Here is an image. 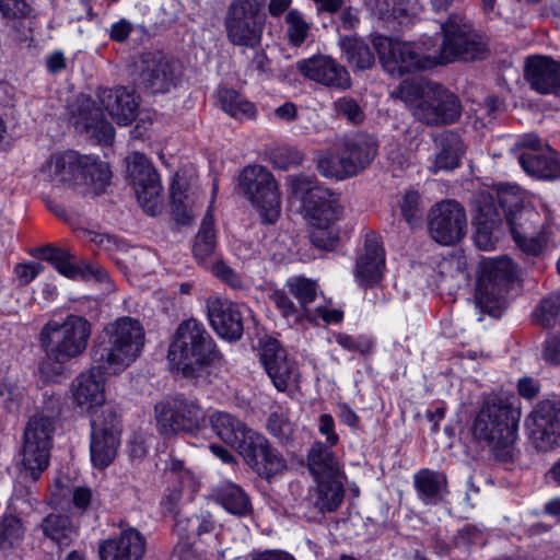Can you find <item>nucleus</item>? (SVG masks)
<instances>
[{
    "mask_svg": "<svg viewBox=\"0 0 560 560\" xmlns=\"http://www.w3.org/2000/svg\"><path fill=\"white\" fill-rule=\"evenodd\" d=\"M43 270V266L37 262L19 264L14 268V272L21 284H27L33 281Z\"/></svg>",
    "mask_w": 560,
    "mask_h": 560,
    "instance_id": "nucleus-63",
    "label": "nucleus"
},
{
    "mask_svg": "<svg viewBox=\"0 0 560 560\" xmlns=\"http://www.w3.org/2000/svg\"><path fill=\"white\" fill-rule=\"evenodd\" d=\"M50 447L31 442L23 443L22 464L25 477L36 481L49 465Z\"/></svg>",
    "mask_w": 560,
    "mask_h": 560,
    "instance_id": "nucleus-43",
    "label": "nucleus"
},
{
    "mask_svg": "<svg viewBox=\"0 0 560 560\" xmlns=\"http://www.w3.org/2000/svg\"><path fill=\"white\" fill-rule=\"evenodd\" d=\"M45 538L49 539L57 548L69 547L77 537V527L68 515L48 514L39 525Z\"/></svg>",
    "mask_w": 560,
    "mask_h": 560,
    "instance_id": "nucleus-39",
    "label": "nucleus"
},
{
    "mask_svg": "<svg viewBox=\"0 0 560 560\" xmlns=\"http://www.w3.org/2000/svg\"><path fill=\"white\" fill-rule=\"evenodd\" d=\"M372 44L383 68L400 78L406 73L434 67L432 50L424 44L400 42L383 35H374Z\"/></svg>",
    "mask_w": 560,
    "mask_h": 560,
    "instance_id": "nucleus-10",
    "label": "nucleus"
},
{
    "mask_svg": "<svg viewBox=\"0 0 560 560\" xmlns=\"http://www.w3.org/2000/svg\"><path fill=\"white\" fill-rule=\"evenodd\" d=\"M212 497L217 503L228 512L237 516H245L252 512V503L247 493L236 483L223 481L212 489Z\"/></svg>",
    "mask_w": 560,
    "mask_h": 560,
    "instance_id": "nucleus-38",
    "label": "nucleus"
},
{
    "mask_svg": "<svg viewBox=\"0 0 560 560\" xmlns=\"http://www.w3.org/2000/svg\"><path fill=\"white\" fill-rule=\"evenodd\" d=\"M167 358L184 377L199 378L207 366L219 360L220 353L205 326L188 319L177 327Z\"/></svg>",
    "mask_w": 560,
    "mask_h": 560,
    "instance_id": "nucleus-6",
    "label": "nucleus"
},
{
    "mask_svg": "<svg viewBox=\"0 0 560 560\" xmlns=\"http://www.w3.org/2000/svg\"><path fill=\"white\" fill-rule=\"evenodd\" d=\"M518 162L532 177L542 180L560 179V162L556 156V151L550 148H547L546 152L525 151L520 154Z\"/></svg>",
    "mask_w": 560,
    "mask_h": 560,
    "instance_id": "nucleus-32",
    "label": "nucleus"
},
{
    "mask_svg": "<svg viewBox=\"0 0 560 560\" xmlns=\"http://www.w3.org/2000/svg\"><path fill=\"white\" fill-rule=\"evenodd\" d=\"M79 177L96 192L104 190L110 180V170L107 163L94 155H80Z\"/></svg>",
    "mask_w": 560,
    "mask_h": 560,
    "instance_id": "nucleus-41",
    "label": "nucleus"
},
{
    "mask_svg": "<svg viewBox=\"0 0 560 560\" xmlns=\"http://www.w3.org/2000/svg\"><path fill=\"white\" fill-rule=\"evenodd\" d=\"M174 533L179 538V542L174 548L175 555L179 560H190L192 557V550L188 540L195 536V523L192 522V516H187L182 512H176Z\"/></svg>",
    "mask_w": 560,
    "mask_h": 560,
    "instance_id": "nucleus-47",
    "label": "nucleus"
},
{
    "mask_svg": "<svg viewBox=\"0 0 560 560\" xmlns=\"http://www.w3.org/2000/svg\"><path fill=\"white\" fill-rule=\"evenodd\" d=\"M267 430L283 445L293 441L294 424L289 420L287 412L280 408L269 415Z\"/></svg>",
    "mask_w": 560,
    "mask_h": 560,
    "instance_id": "nucleus-51",
    "label": "nucleus"
},
{
    "mask_svg": "<svg viewBox=\"0 0 560 560\" xmlns=\"http://www.w3.org/2000/svg\"><path fill=\"white\" fill-rule=\"evenodd\" d=\"M25 529L16 516H5L0 521V549L3 551L19 547L24 538Z\"/></svg>",
    "mask_w": 560,
    "mask_h": 560,
    "instance_id": "nucleus-49",
    "label": "nucleus"
},
{
    "mask_svg": "<svg viewBox=\"0 0 560 560\" xmlns=\"http://www.w3.org/2000/svg\"><path fill=\"white\" fill-rule=\"evenodd\" d=\"M144 547L142 535L133 528H128L118 537L104 541L100 547V557L101 560H140Z\"/></svg>",
    "mask_w": 560,
    "mask_h": 560,
    "instance_id": "nucleus-30",
    "label": "nucleus"
},
{
    "mask_svg": "<svg viewBox=\"0 0 560 560\" xmlns=\"http://www.w3.org/2000/svg\"><path fill=\"white\" fill-rule=\"evenodd\" d=\"M209 421L217 436L225 444L234 447L238 454L242 446H246L252 434L257 433L237 417L225 411L213 412Z\"/></svg>",
    "mask_w": 560,
    "mask_h": 560,
    "instance_id": "nucleus-29",
    "label": "nucleus"
},
{
    "mask_svg": "<svg viewBox=\"0 0 560 560\" xmlns=\"http://www.w3.org/2000/svg\"><path fill=\"white\" fill-rule=\"evenodd\" d=\"M438 152L435 154L432 172L451 171L459 166L465 153V145L460 136L452 130H445L434 138Z\"/></svg>",
    "mask_w": 560,
    "mask_h": 560,
    "instance_id": "nucleus-31",
    "label": "nucleus"
},
{
    "mask_svg": "<svg viewBox=\"0 0 560 560\" xmlns=\"http://www.w3.org/2000/svg\"><path fill=\"white\" fill-rule=\"evenodd\" d=\"M497 202L516 246L524 254L533 257L545 256L555 246L551 226L537 210L523 206L517 194L499 192Z\"/></svg>",
    "mask_w": 560,
    "mask_h": 560,
    "instance_id": "nucleus-5",
    "label": "nucleus"
},
{
    "mask_svg": "<svg viewBox=\"0 0 560 560\" xmlns=\"http://www.w3.org/2000/svg\"><path fill=\"white\" fill-rule=\"evenodd\" d=\"M262 0H233L225 13L224 28L234 46L256 48L261 43L266 16Z\"/></svg>",
    "mask_w": 560,
    "mask_h": 560,
    "instance_id": "nucleus-12",
    "label": "nucleus"
},
{
    "mask_svg": "<svg viewBox=\"0 0 560 560\" xmlns=\"http://www.w3.org/2000/svg\"><path fill=\"white\" fill-rule=\"evenodd\" d=\"M346 478L315 480L316 487L310 491V502L319 513L337 511L345 499Z\"/></svg>",
    "mask_w": 560,
    "mask_h": 560,
    "instance_id": "nucleus-34",
    "label": "nucleus"
},
{
    "mask_svg": "<svg viewBox=\"0 0 560 560\" xmlns=\"http://www.w3.org/2000/svg\"><path fill=\"white\" fill-rule=\"evenodd\" d=\"M308 470L315 480L346 478L343 467L329 446L315 443L307 454Z\"/></svg>",
    "mask_w": 560,
    "mask_h": 560,
    "instance_id": "nucleus-33",
    "label": "nucleus"
},
{
    "mask_svg": "<svg viewBox=\"0 0 560 560\" xmlns=\"http://www.w3.org/2000/svg\"><path fill=\"white\" fill-rule=\"evenodd\" d=\"M212 273L232 288L242 285L241 277L222 260L213 264Z\"/></svg>",
    "mask_w": 560,
    "mask_h": 560,
    "instance_id": "nucleus-60",
    "label": "nucleus"
},
{
    "mask_svg": "<svg viewBox=\"0 0 560 560\" xmlns=\"http://www.w3.org/2000/svg\"><path fill=\"white\" fill-rule=\"evenodd\" d=\"M127 173L143 210L150 215H156L163 205V188L150 160L142 153H132L127 160Z\"/></svg>",
    "mask_w": 560,
    "mask_h": 560,
    "instance_id": "nucleus-14",
    "label": "nucleus"
},
{
    "mask_svg": "<svg viewBox=\"0 0 560 560\" xmlns=\"http://www.w3.org/2000/svg\"><path fill=\"white\" fill-rule=\"evenodd\" d=\"M269 299L290 326L299 324L306 315L302 307L296 306L282 290H275Z\"/></svg>",
    "mask_w": 560,
    "mask_h": 560,
    "instance_id": "nucleus-54",
    "label": "nucleus"
},
{
    "mask_svg": "<svg viewBox=\"0 0 560 560\" xmlns=\"http://www.w3.org/2000/svg\"><path fill=\"white\" fill-rule=\"evenodd\" d=\"M244 462L260 478L270 480L287 469L282 454L260 433L252 434L246 446L240 453Z\"/></svg>",
    "mask_w": 560,
    "mask_h": 560,
    "instance_id": "nucleus-18",
    "label": "nucleus"
},
{
    "mask_svg": "<svg viewBox=\"0 0 560 560\" xmlns=\"http://www.w3.org/2000/svg\"><path fill=\"white\" fill-rule=\"evenodd\" d=\"M259 358L273 386L279 392H285L290 385L296 382L295 363L289 359L287 350L277 339L266 337L260 340Z\"/></svg>",
    "mask_w": 560,
    "mask_h": 560,
    "instance_id": "nucleus-21",
    "label": "nucleus"
},
{
    "mask_svg": "<svg viewBox=\"0 0 560 560\" xmlns=\"http://www.w3.org/2000/svg\"><path fill=\"white\" fill-rule=\"evenodd\" d=\"M462 115L457 95L441 84L429 85L424 98L415 110V118L428 126L454 124Z\"/></svg>",
    "mask_w": 560,
    "mask_h": 560,
    "instance_id": "nucleus-15",
    "label": "nucleus"
},
{
    "mask_svg": "<svg viewBox=\"0 0 560 560\" xmlns=\"http://www.w3.org/2000/svg\"><path fill=\"white\" fill-rule=\"evenodd\" d=\"M214 220L209 210L205 215L194 244V255L199 260H205L215 248Z\"/></svg>",
    "mask_w": 560,
    "mask_h": 560,
    "instance_id": "nucleus-48",
    "label": "nucleus"
},
{
    "mask_svg": "<svg viewBox=\"0 0 560 560\" xmlns=\"http://www.w3.org/2000/svg\"><path fill=\"white\" fill-rule=\"evenodd\" d=\"M238 187L257 209L264 223L272 224L279 219V187L267 167L257 164L244 167L238 175Z\"/></svg>",
    "mask_w": 560,
    "mask_h": 560,
    "instance_id": "nucleus-11",
    "label": "nucleus"
},
{
    "mask_svg": "<svg viewBox=\"0 0 560 560\" xmlns=\"http://www.w3.org/2000/svg\"><path fill=\"white\" fill-rule=\"evenodd\" d=\"M56 419L43 412L34 415L24 430V441L51 447Z\"/></svg>",
    "mask_w": 560,
    "mask_h": 560,
    "instance_id": "nucleus-44",
    "label": "nucleus"
},
{
    "mask_svg": "<svg viewBox=\"0 0 560 560\" xmlns=\"http://www.w3.org/2000/svg\"><path fill=\"white\" fill-rule=\"evenodd\" d=\"M413 486L424 504H436L447 493V478L441 471L420 469L413 476Z\"/></svg>",
    "mask_w": 560,
    "mask_h": 560,
    "instance_id": "nucleus-37",
    "label": "nucleus"
},
{
    "mask_svg": "<svg viewBox=\"0 0 560 560\" xmlns=\"http://www.w3.org/2000/svg\"><path fill=\"white\" fill-rule=\"evenodd\" d=\"M343 58L351 67L366 70L373 67L375 57L369 45L357 36H343L339 39Z\"/></svg>",
    "mask_w": 560,
    "mask_h": 560,
    "instance_id": "nucleus-40",
    "label": "nucleus"
},
{
    "mask_svg": "<svg viewBox=\"0 0 560 560\" xmlns=\"http://www.w3.org/2000/svg\"><path fill=\"white\" fill-rule=\"evenodd\" d=\"M37 256L50 262L60 275L68 279L94 280L101 283L108 281V273L101 265L89 262L77 264L75 256L65 248L51 245L43 246L37 249Z\"/></svg>",
    "mask_w": 560,
    "mask_h": 560,
    "instance_id": "nucleus-20",
    "label": "nucleus"
},
{
    "mask_svg": "<svg viewBox=\"0 0 560 560\" xmlns=\"http://www.w3.org/2000/svg\"><path fill=\"white\" fill-rule=\"evenodd\" d=\"M516 279L515 266L509 257L483 260L477 279L476 304L495 316L506 304V294Z\"/></svg>",
    "mask_w": 560,
    "mask_h": 560,
    "instance_id": "nucleus-9",
    "label": "nucleus"
},
{
    "mask_svg": "<svg viewBox=\"0 0 560 560\" xmlns=\"http://www.w3.org/2000/svg\"><path fill=\"white\" fill-rule=\"evenodd\" d=\"M526 428L533 445L547 452L560 445V400L538 402L526 419Z\"/></svg>",
    "mask_w": 560,
    "mask_h": 560,
    "instance_id": "nucleus-16",
    "label": "nucleus"
},
{
    "mask_svg": "<svg viewBox=\"0 0 560 560\" xmlns=\"http://www.w3.org/2000/svg\"><path fill=\"white\" fill-rule=\"evenodd\" d=\"M430 84L433 83L424 82L420 79L405 80L390 92V96L402 101L412 110L415 116V110L424 98Z\"/></svg>",
    "mask_w": 560,
    "mask_h": 560,
    "instance_id": "nucleus-46",
    "label": "nucleus"
},
{
    "mask_svg": "<svg viewBox=\"0 0 560 560\" xmlns=\"http://www.w3.org/2000/svg\"><path fill=\"white\" fill-rule=\"evenodd\" d=\"M291 194L301 200L310 219V240L325 250L334 249L340 237L337 224L341 217L338 198L328 188L319 185L315 176L304 174L289 177Z\"/></svg>",
    "mask_w": 560,
    "mask_h": 560,
    "instance_id": "nucleus-2",
    "label": "nucleus"
},
{
    "mask_svg": "<svg viewBox=\"0 0 560 560\" xmlns=\"http://www.w3.org/2000/svg\"><path fill=\"white\" fill-rule=\"evenodd\" d=\"M502 222V214L491 200L485 199L483 206L479 208L477 218V230L475 233V243L482 250L493 248L498 240L495 230Z\"/></svg>",
    "mask_w": 560,
    "mask_h": 560,
    "instance_id": "nucleus-36",
    "label": "nucleus"
},
{
    "mask_svg": "<svg viewBox=\"0 0 560 560\" xmlns=\"http://www.w3.org/2000/svg\"><path fill=\"white\" fill-rule=\"evenodd\" d=\"M78 117L75 125L84 130L89 136L105 144L114 141L115 129L103 115L101 108L90 97H82L78 101Z\"/></svg>",
    "mask_w": 560,
    "mask_h": 560,
    "instance_id": "nucleus-28",
    "label": "nucleus"
},
{
    "mask_svg": "<svg viewBox=\"0 0 560 560\" xmlns=\"http://www.w3.org/2000/svg\"><path fill=\"white\" fill-rule=\"evenodd\" d=\"M335 112L338 116L346 118L353 125L364 120V113L358 102L352 97H340L334 103Z\"/></svg>",
    "mask_w": 560,
    "mask_h": 560,
    "instance_id": "nucleus-58",
    "label": "nucleus"
},
{
    "mask_svg": "<svg viewBox=\"0 0 560 560\" xmlns=\"http://www.w3.org/2000/svg\"><path fill=\"white\" fill-rule=\"evenodd\" d=\"M97 98L112 119L120 126H128L138 116L140 98L133 90L125 86L103 89Z\"/></svg>",
    "mask_w": 560,
    "mask_h": 560,
    "instance_id": "nucleus-23",
    "label": "nucleus"
},
{
    "mask_svg": "<svg viewBox=\"0 0 560 560\" xmlns=\"http://www.w3.org/2000/svg\"><path fill=\"white\" fill-rule=\"evenodd\" d=\"M542 358L552 365H560V337L552 336L544 342Z\"/></svg>",
    "mask_w": 560,
    "mask_h": 560,
    "instance_id": "nucleus-64",
    "label": "nucleus"
},
{
    "mask_svg": "<svg viewBox=\"0 0 560 560\" xmlns=\"http://www.w3.org/2000/svg\"><path fill=\"white\" fill-rule=\"evenodd\" d=\"M365 5L380 19L394 16L397 0H364Z\"/></svg>",
    "mask_w": 560,
    "mask_h": 560,
    "instance_id": "nucleus-62",
    "label": "nucleus"
},
{
    "mask_svg": "<svg viewBox=\"0 0 560 560\" xmlns=\"http://www.w3.org/2000/svg\"><path fill=\"white\" fill-rule=\"evenodd\" d=\"M335 339L336 342L343 349L348 351H357L361 354L370 353L373 348V342L363 336L354 338L346 334H338Z\"/></svg>",
    "mask_w": 560,
    "mask_h": 560,
    "instance_id": "nucleus-59",
    "label": "nucleus"
},
{
    "mask_svg": "<svg viewBox=\"0 0 560 560\" xmlns=\"http://www.w3.org/2000/svg\"><path fill=\"white\" fill-rule=\"evenodd\" d=\"M208 316L212 328L228 340H238L243 336L244 325L240 307L221 298H210L207 302Z\"/></svg>",
    "mask_w": 560,
    "mask_h": 560,
    "instance_id": "nucleus-24",
    "label": "nucleus"
},
{
    "mask_svg": "<svg viewBox=\"0 0 560 560\" xmlns=\"http://www.w3.org/2000/svg\"><path fill=\"white\" fill-rule=\"evenodd\" d=\"M154 412L162 435L196 434L206 425V413L199 402L183 395L158 402Z\"/></svg>",
    "mask_w": 560,
    "mask_h": 560,
    "instance_id": "nucleus-13",
    "label": "nucleus"
},
{
    "mask_svg": "<svg viewBox=\"0 0 560 560\" xmlns=\"http://www.w3.org/2000/svg\"><path fill=\"white\" fill-rule=\"evenodd\" d=\"M560 315V292L551 293L544 298L533 313V322L545 328L556 324Z\"/></svg>",
    "mask_w": 560,
    "mask_h": 560,
    "instance_id": "nucleus-50",
    "label": "nucleus"
},
{
    "mask_svg": "<svg viewBox=\"0 0 560 560\" xmlns=\"http://www.w3.org/2000/svg\"><path fill=\"white\" fill-rule=\"evenodd\" d=\"M219 100L225 113L237 119H250L256 116L255 105L232 89H222Z\"/></svg>",
    "mask_w": 560,
    "mask_h": 560,
    "instance_id": "nucleus-45",
    "label": "nucleus"
},
{
    "mask_svg": "<svg viewBox=\"0 0 560 560\" xmlns=\"http://www.w3.org/2000/svg\"><path fill=\"white\" fill-rule=\"evenodd\" d=\"M521 411L510 397L488 396L477 412L471 432L501 463H513L518 457L516 447Z\"/></svg>",
    "mask_w": 560,
    "mask_h": 560,
    "instance_id": "nucleus-1",
    "label": "nucleus"
},
{
    "mask_svg": "<svg viewBox=\"0 0 560 560\" xmlns=\"http://www.w3.org/2000/svg\"><path fill=\"white\" fill-rule=\"evenodd\" d=\"M91 427V432L120 436V419L113 407L106 406L100 411H95L92 416Z\"/></svg>",
    "mask_w": 560,
    "mask_h": 560,
    "instance_id": "nucleus-53",
    "label": "nucleus"
},
{
    "mask_svg": "<svg viewBox=\"0 0 560 560\" xmlns=\"http://www.w3.org/2000/svg\"><path fill=\"white\" fill-rule=\"evenodd\" d=\"M140 82L152 93H166L175 86L179 67L162 51H147L140 59Z\"/></svg>",
    "mask_w": 560,
    "mask_h": 560,
    "instance_id": "nucleus-19",
    "label": "nucleus"
},
{
    "mask_svg": "<svg viewBox=\"0 0 560 560\" xmlns=\"http://www.w3.org/2000/svg\"><path fill=\"white\" fill-rule=\"evenodd\" d=\"M375 140L366 135L339 139L334 152L323 154L317 162L319 174L342 180L353 177L366 168L376 155Z\"/></svg>",
    "mask_w": 560,
    "mask_h": 560,
    "instance_id": "nucleus-7",
    "label": "nucleus"
},
{
    "mask_svg": "<svg viewBox=\"0 0 560 560\" xmlns=\"http://www.w3.org/2000/svg\"><path fill=\"white\" fill-rule=\"evenodd\" d=\"M172 213L178 224L186 225L194 218L188 196L174 184L171 187Z\"/></svg>",
    "mask_w": 560,
    "mask_h": 560,
    "instance_id": "nucleus-56",
    "label": "nucleus"
},
{
    "mask_svg": "<svg viewBox=\"0 0 560 560\" xmlns=\"http://www.w3.org/2000/svg\"><path fill=\"white\" fill-rule=\"evenodd\" d=\"M385 268V253L380 237L369 233L364 240L362 252L357 258L354 277L365 287H372L381 281Z\"/></svg>",
    "mask_w": 560,
    "mask_h": 560,
    "instance_id": "nucleus-25",
    "label": "nucleus"
},
{
    "mask_svg": "<svg viewBox=\"0 0 560 560\" xmlns=\"http://www.w3.org/2000/svg\"><path fill=\"white\" fill-rule=\"evenodd\" d=\"M400 210L406 222L411 226H417L423 217V206L418 191L409 190L405 194Z\"/></svg>",
    "mask_w": 560,
    "mask_h": 560,
    "instance_id": "nucleus-57",
    "label": "nucleus"
},
{
    "mask_svg": "<svg viewBox=\"0 0 560 560\" xmlns=\"http://www.w3.org/2000/svg\"><path fill=\"white\" fill-rule=\"evenodd\" d=\"M90 336L91 324L82 316L69 315L62 323H46L39 334V345L45 352L39 372L46 377L60 375L67 362L85 351Z\"/></svg>",
    "mask_w": 560,
    "mask_h": 560,
    "instance_id": "nucleus-3",
    "label": "nucleus"
},
{
    "mask_svg": "<svg viewBox=\"0 0 560 560\" xmlns=\"http://www.w3.org/2000/svg\"><path fill=\"white\" fill-rule=\"evenodd\" d=\"M119 436L91 432V460L96 468H106L116 457Z\"/></svg>",
    "mask_w": 560,
    "mask_h": 560,
    "instance_id": "nucleus-42",
    "label": "nucleus"
},
{
    "mask_svg": "<svg viewBox=\"0 0 560 560\" xmlns=\"http://www.w3.org/2000/svg\"><path fill=\"white\" fill-rule=\"evenodd\" d=\"M467 230L464 208L455 200L436 203L430 211L429 232L431 237L442 245L459 242Z\"/></svg>",
    "mask_w": 560,
    "mask_h": 560,
    "instance_id": "nucleus-17",
    "label": "nucleus"
},
{
    "mask_svg": "<svg viewBox=\"0 0 560 560\" xmlns=\"http://www.w3.org/2000/svg\"><path fill=\"white\" fill-rule=\"evenodd\" d=\"M296 68L302 75L323 85L339 89L350 86V77L346 68L329 56H313L299 61Z\"/></svg>",
    "mask_w": 560,
    "mask_h": 560,
    "instance_id": "nucleus-22",
    "label": "nucleus"
},
{
    "mask_svg": "<svg viewBox=\"0 0 560 560\" xmlns=\"http://www.w3.org/2000/svg\"><path fill=\"white\" fill-rule=\"evenodd\" d=\"M302 162V154L292 148L278 150L275 154V164L277 167L287 170L291 166L299 165Z\"/></svg>",
    "mask_w": 560,
    "mask_h": 560,
    "instance_id": "nucleus-61",
    "label": "nucleus"
},
{
    "mask_svg": "<svg viewBox=\"0 0 560 560\" xmlns=\"http://www.w3.org/2000/svg\"><path fill=\"white\" fill-rule=\"evenodd\" d=\"M290 293L299 301L300 306L307 315V305L315 301L317 296L316 282L306 278H293L288 280Z\"/></svg>",
    "mask_w": 560,
    "mask_h": 560,
    "instance_id": "nucleus-55",
    "label": "nucleus"
},
{
    "mask_svg": "<svg viewBox=\"0 0 560 560\" xmlns=\"http://www.w3.org/2000/svg\"><path fill=\"white\" fill-rule=\"evenodd\" d=\"M287 24V38L288 42L293 46H301L307 38L311 23H308L303 14L296 10L291 9L287 12L284 18Z\"/></svg>",
    "mask_w": 560,
    "mask_h": 560,
    "instance_id": "nucleus-52",
    "label": "nucleus"
},
{
    "mask_svg": "<svg viewBox=\"0 0 560 560\" xmlns=\"http://www.w3.org/2000/svg\"><path fill=\"white\" fill-rule=\"evenodd\" d=\"M144 346L141 323L124 316L109 324L91 349V359L107 374L125 371L140 355Z\"/></svg>",
    "mask_w": 560,
    "mask_h": 560,
    "instance_id": "nucleus-4",
    "label": "nucleus"
},
{
    "mask_svg": "<svg viewBox=\"0 0 560 560\" xmlns=\"http://www.w3.org/2000/svg\"><path fill=\"white\" fill-rule=\"evenodd\" d=\"M108 375L104 368L93 363L92 368L80 373L72 382L71 390L74 402L81 407L91 409L100 406L105 400V377Z\"/></svg>",
    "mask_w": 560,
    "mask_h": 560,
    "instance_id": "nucleus-27",
    "label": "nucleus"
},
{
    "mask_svg": "<svg viewBox=\"0 0 560 560\" xmlns=\"http://www.w3.org/2000/svg\"><path fill=\"white\" fill-rule=\"evenodd\" d=\"M443 42L432 50L434 66L446 65L456 60L472 61L486 54L482 37L474 30L471 23L462 14H450L441 24Z\"/></svg>",
    "mask_w": 560,
    "mask_h": 560,
    "instance_id": "nucleus-8",
    "label": "nucleus"
},
{
    "mask_svg": "<svg viewBox=\"0 0 560 560\" xmlns=\"http://www.w3.org/2000/svg\"><path fill=\"white\" fill-rule=\"evenodd\" d=\"M525 79L539 94H560V61L547 56H530L525 63Z\"/></svg>",
    "mask_w": 560,
    "mask_h": 560,
    "instance_id": "nucleus-26",
    "label": "nucleus"
},
{
    "mask_svg": "<svg viewBox=\"0 0 560 560\" xmlns=\"http://www.w3.org/2000/svg\"><path fill=\"white\" fill-rule=\"evenodd\" d=\"M80 154L74 151H68L60 154H54L42 173L54 184H71L79 178Z\"/></svg>",
    "mask_w": 560,
    "mask_h": 560,
    "instance_id": "nucleus-35",
    "label": "nucleus"
}]
</instances>
